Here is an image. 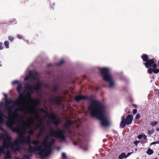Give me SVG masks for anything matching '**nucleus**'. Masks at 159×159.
Returning <instances> with one entry per match:
<instances>
[{
	"mask_svg": "<svg viewBox=\"0 0 159 159\" xmlns=\"http://www.w3.org/2000/svg\"><path fill=\"white\" fill-rule=\"evenodd\" d=\"M49 139V135L46 136L44 138L43 142V145L44 147H47L49 142L48 141Z\"/></svg>",
	"mask_w": 159,
	"mask_h": 159,
	"instance_id": "nucleus-18",
	"label": "nucleus"
},
{
	"mask_svg": "<svg viewBox=\"0 0 159 159\" xmlns=\"http://www.w3.org/2000/svg\"><path fill=\"white\" fill-rule=\"evenodd\" d=\"M158 143H159V141H157L156 142H154L152 143L151 144H158Z\"/></svg>",
	"mask_w": 159,
	"mask_h": 159,
	"instance_id": "nucleus-51",
	"label": "nucleus"
},
{
	"mask_svg": "<svg viewBox=\"0 0 159 159\" xmlns=\"http://www.w3.org/2000/svg\"><path fill=\"white\" fill-rule=\"evenodd\" d=\"M41 111L47 113L46 116L48 117L51 120V122L56 126H58L61 122L60 120L58 118L57 116L53 112L48 114V112L43 109H41Z\"/></svg>",
	"mask_w": 159,
	"mask_h": 159,
	"instance_id": "nucleus-8",
	"label": "nucleus"
},
{
	"mask_svg": "<svg viewBox=\"0 0 159 159\" xmlns=\"http://www.w3.org/2000/svg\"><path fill=\"white\" fill-rule=\"evenodd\" d=\"M29 74L30 76L33 79H35L37 76V73L36 72L30 71L29 73Z\"/></svg>",
	"mask_w": 159,
	"mask_h": 159,
	"instance_id": "nucleus-20",
	"label": "nucleus"
},
{
	"mask_svg": "<svg viewBox=\"0 0 159 159\" xmlns=\"http://www.w3.org/2000/svg\"><path fill=\"white\" fill-rule=\"evenodd\" d=\"M20 101V100H18L17 99L16 101L14 102L13 105L10 107H7V105H5V107L8 111V120L10 119L12 116L16 118L20 116V114L17 111H15L13 112H12V111L14 108V106H16L19 107V109L18 110V111H27V108H24V106L22 105V103Z\"/></svg>",
	"mask_w": 159,
	"mask_h": 159,
	"instance_id": "nucleus-4",
	"label": "nucleus"
},
{
	"mask_svg": "<svg viewBox=\"0 0 159 159\" xmlns=\"http://www.w3.org/2000/svg\"><path fill=\"white\" fill-rule=\"evenodd\" d=\"M19 82L17 80H15L13 81L12 83V84H19Z\"/></svg>",
	"mask_w": 159,
	"mask_h": 159,
	"instance_id": "nucleus-47",
	"label": "nucleus"
},
{
	"mask_svg": "<svg viewBox=\"0 0 159 159\" xmlns=\"http://www.w3.org/2000/svg\"><path fill=\"white\" fill-rule=\"evenodd\" d=\"M55 142V140L53 139H52L51 140V141L50 142H49L48 143V145L47 147H50L52 145L54 144Z\"/></svg>",
	"mask_w": 159,
	"mask_h": 159,
	"instance_id": "nucleus-24",
	"label": "nucleus"
},
{
	"mask_svg": "<svg viewBox=\"0 0 159 159\" xmlns=\"http://www.w3.org/2000/svg\"><path fill=\"white\" fill-rule=\"evenodd\" d=\"M153 72L155 74H157L159 72V69L156 68H153Z\"/></svg>",
	"mask_w": 159,
	"mask_h": 159,
	"instance_id": "nucleus-33",
	"label": "nucleus"
},
{
	"mask_svg": "<svg viewBox=\"0 0 159 159\" xmlns=\"http://www.w3.org/2000/svg\"><path fill=\"white\" fill-rule=\"evenodd\" d=\"M137 112V110L136 109H134L133 110V114L134 115Z\"/></svg>",
	"mask_w": 159,
	"mask_h": 159,
	"instance_id": "nucleus-49",
	"label": "nucleus"
},
{
	"mask_svg": "<svg viewBox=\"0 0 159 159\" xmlns=\"http://www.w3.org/2000/svg\"><path fill=\"white\" fill-rule=\"evenodd\" d=\"M42 85L41 83L37 82L36 86L32 87L31 85L29 84H25V89L30 92H28V93L24 96L23 94L21 93L22 89V85L20 84H19L16 88V90L18 93L20 94V98L18 99V100L21 101V99H30L31 98V94L33 93L34 91L38 92L41 89Z\"/></svg>",
	"mask_w": 159,
	"mask_h": 159,
	"instance_id": "nucleus-2",
	"label": "nucleus"
},
{
	"mask_svg": "<svg viewBox=\"0 0 159 159\" xmlns=\"http://www.w3.org/2000/svg\"><path fill=\"white\" fill-rule=\"evenodd\" d=\"M133 116L131 115H128L125 119L124 116L121 117L122 120L120 122V126L121 128H124L126 125H129L130 124L132 121Z\"/></svg>",
	"mask_w": 159,
	"mask_h": 159,
	"instance_id": "nucleus-9",
	"label": "nucleus"
},
{
	"mask_svg": "<svg viewBox=\"0 0 159 159\" xmlns=\"http://www.w3.org/2000/svg\"><path fill=\"white\" fill-rule=\"evenodd\" d=\"M31 120L33 122V121H34V119H33L32 118V119H31Z\"/></svg>",
	"mask_w": 159,
	"mask_h": 159,
	"instance_id": "nucleus-60",
	"label": "nucleus"
},
{
	"mask_svg": "<svg viewBox=\"0 0 159 159\" xmlns=\"http://www.w3.org/2000/svg\"><path fill=\"white\" fill-rule=\"evenodd\" d=\"M157 64H156L155 63H154L152 64L151 67H152L153 68H156V67H157Z\"/></svg>",
	"mask_w": 159,
	"mask_h": 159,
	"instance_id": "nucleus-43",
	"label": "nucleus"
},
{
	"mask_svg": "<svg viewBox=\"0 0 159 159\" xmlns=\"http://www.w3.org/2000/svg\"><path fill=\"white\" fill-rule=\"evenodd\" d=\"M154 131V130H148V133L149 134L151 135V134H153V133Z\"/></svg>",
	"mask_w": 159,
	"mask_h": 159,
	"instance_id": "nucleus-40",
	"label": "nucleus"
},
{
	"mask_svg": "<svg viewBox=\"0 0 159 159\" xmlns=\"http://www.w3.org/2000/svg\"><path fill=\"white\" fill-rule=\"evenodd\" d=\"M35 119L38 121V123L35 125V127H36L37 128L39 129L42 126L44 125L43 122V119L40 116V115L37 116Z\"/></svg>",
	"mask_w": 159,
	"mask_h": 159,
	"instance_id": "nucleus-15",
	"label": "nucleus"
},
{
	"mask_svg": "<svg viewBox=\"0 0 159 159\" xmlns=\"http://www.w3.org/2000/svg\"><path fill=\"white\" fill-rule=\"evenodd\" d=\"M157 123H158V122H157V121H153V122H152L151 123V125L152 126H154L156 125L157 124Z\"/></svg>",
	"mask_w": 159,
	"mask_h": 159,
	"instance_id": "nucleus-37",
	"label": "nucleus"
},
{
	"mask_svg": "<svg viewBox=\"0 0 159 159\" xmlns=\"http://www.w3.org/2000/svg\"><path fill=\"white\" fill-rule=\"evenodd\" d=\"M143 138L145 139H146L147 136L146 135H143Z\"/></svg>",
	"mask_w": 159,
	"mask_h": 159,
	"instance_id": "nucleus-56",
	"label": "nucleus"
},
{
	"mask_svg": "<svg viewBox=\"0 0 159 159\" xmlns=\"http://www.w3.org/2000/svg\"><path fill=\"white\" fill-rule=\"evenodd\" d=\"M39 110L38 109L35 108L34 109V113L35 115V118H36L37 116L39 115Z\"/></svg>",
	"mask_w": 159,
	"mask_h": 159,
	"instance_id": "nucleus-25",
	"label": "nucleus"
},
{
	"mask_svg": "<svg viewBox=\"0 0 159 159\" xmlns=\"http://www.w3.org/2000/svg\"><path fill=\"white\" fill-rule=\"evenodd\" d=\"M58 88V86L57 85H55L52 89V92H56L57 89Z\"/></svg>",
	"mask_w": 159,
	"mask_h": 159,
	"instance_id": "nucleus-34",
	"label": "nucleus"
},
{
	"mask_svg": "<svg viewBox=\"0 0 159 159\" xmlns=\"http://www.w3.org/2000/svg\"><path fill=\"white\" fill-rule=\"evenodd\" d=\"M11 158V152L10 151L7 150V153L6 155L4 157V159H10Z\"/></svg>",
	"mask_w": 159,
	"mask_h": 159,
	"instance_id": "nucleus-21",
	"label": "nucleus"
},
{
	"mask_svg": "<svg viewBox=\"0 0 159 159\" xmlns=\"http://www.w3.org/2000/svg\"><path fill=\"white\" fill-rule=\"evenodd\" d=\"M64 62V61L63 60H61L58 63H57V65L58 66H60Z\"/></svg>",
	"mask_w": 159,
	"mask_h": 159,
	"instance_id": "nucleus-35",
	"label": "nucleus"
},
{
	"mask_svg": "<svg viewBox=\"0 0 159 159\" xmlns=\"http://www.w3.org/2000/svg\"><path fill=\"white\" fill-rule=\"evenodd\" d=\"M15 123V122L14 120L11 119L8 120L6 122L7 126L10 129H11L13 132L17 133L18 134L17 127V126L16 128L13 127Z\"/></svg>",
	"mask_w": 159,
	"mask_h": 159,
	"instance_id": "nucleus-10",
	"label": "nucleus"
},
{
	"mask_svg": "<svg viewBox=\"0 0 159 159\" xmlns=\"http://www.w3.org/2000/svg\"><path fill=\"white\" fill-rule=\"evenodd\" d=\"M62 159H66L67 157L65 153L63 152L62 153Z\"/></svg>",
	"mask_w": 159,
	"mask_h": 159,
	"instance_id": "nucleus-36",
	"label": "nucleus"
},
{
	"mask_svg": "<svg viewBox=\"0 0 159 159\" xmlns=\"http://www.w3.org/2000/svg\"><path fill=\"white\" fill-rule=\"evenodd\" d=\"M42 133H39L37 135V137L38 138H39L40 137V136H41V135H42Z\"/></svg>",
	"mask_w": 159,
	"mask_h": 159,
	"instance_id": "nucleus-54",
	"label": "nucleus"
},
{
	"mask_svg": "<svg viewBox=\"0 0 159 159\" xmlns=\"http://www.w3.org/2000/svg\"><path fill=\"white\" fill-rule=\"evenodd\" d=\"M39 128L40 129V132L42 134L45 129V125L42 126Z\"/></svg>",
	"mask_w": 159,
	"mask_h": 159,
	"instance_id": "nucleus-30",
	"label": "nucleus"
},
{
	"mask_svg": "<svg viewBox=\"0 0 159 159\" xmlns=\"http://www.w3.org/2000/svg\"><path fill=\"white\" fill-rule=\"evenodd\" d=\"M86 144H84V143H81L80 144V147L85 151L87 150V148L85 147Z\"/></svg>",
	"mask_w": 159,
	"mask_h": 159,
	"instance_id": "nucleus-26",
	"label": "nucleus"
},
{
	"mask_svg": "<svg viewBox=\"0 0 159 159\" xmlns=\"http://www.w3.org/2000/svg\"><path fill=\"white\" fill-rule=\"evenodd\" d=\"M153 152H154L153 150L150 148L148 149L146 152V153L148 155H150L153 154Z\"/></svg>",
	"mask_w": 159,
	"mask_h": 159,
	"instance_id": "nucleus-29",
	"label": "nucleus"
},
{
	"mask_svg": "<svg viewBox=\"0 0 159 159\" xmlns=\"http://www.w3.org/2000/svg\"><path fill=\"white\" fill-rule=\"evenodd\" d=\"M3 106V103L1 101L0 102V110L1 109V107Z\"/></svg>",
	"mask_w": 159,
	"mask_h": 159,
	"instance_id": "nucleus-55",
	"label": "nucleus"
},
{
	"mask_svg": "<svg viewBox=\"0 0 159 159\" xmlns=\"http://www.w3.org/2000/svg\"><path fill=\"white\" fill-rule=\"evenodd\" d=\"M31 143L34 144L35 146H38V145L40 143V142L38 140H34L32 142H31Z\"/></svg>",
	"mask_w": 159,
	"mask_h": 159,
	"instance_id": "nucleus-28",
	"label": "nucleus"
},
{
	"mask_svg": "<svg viewBox=\"0 0 159 159\" xmlns=\"http://www.w3.org/2000/svg\"><path fill=\"white\" fill-rule=\"evenodd\" d=\"M4 44L6 48H9V43L8 41H5L4 42Z\"/></svg>",
	"mask_w": 159,
	"mask_h": 159,
	"instance_id": "nucleus-32",
	"label": "nucleus"
},
{
	"mask_svg": "<svg viewBox=\"0 0 159 159\" xmlns=\"http://www.w3.org/2000/svg\"><path fill=\"white\" fill-rule=\"evenodd\" d=\"M55 4L54 3H52L51 6V7L53 9V10L54 9V7H55Z\"/></svg>",
	"mask_w": 159,
	"mask_h": 159,
	"instance_id": "nucleus-52",
	"label": "nucleus"
},
{
	"mask_svg": "<svg viewBox=\"0 0 159 159\" xmlns=\"http://www.w3.org/2000/svg\"><path fill=\"white\" fill-rule=\"evenodd\" d=\"M0 130L4 132L3 133L1 134V135L0 136L1 138L2 139L6 137L3 141V145L4 147L6 149L9 148H11V149L14 151L19 150L20 148L19 146L17 147L16 149L14 148V144L11 141V138L7 131L1 127H0Z\"/></svg>",
	"mask_w": 159,
	"mask_h": 159,
	"instance_id": "nucleus-5",
	"label": "nucleus"
},
{
	"mask_svg": "<svg viewBox=\"0 0 159 159\" xmlns=\"http://www.w3.org/2000/svg\"><path fill=\"white\" fill-rule=\"evenodd\" d=\"M155 59L152 58L151 59H149L146 62L144 63L145 66L147 68H149L152 67V66L153 63H155Z\"/></svg>",
	"mask_w": 159,
	"mask_h": 159,
	"instance_id": "nucleus-16",
	"label": "nucleus"
},
{
	"mask_svg": "<svg viewBox=\"0 0 159 159\" xmlns=\"http://www.w3.org/2000/svg\"><path fill=\"white\" fill-rule=\"evenodd\" d=\"M100 72L103 77V80L108 83L109 87L111 88L114 87V81L111 76L109 73L108 69L106 68H102L100 70Z\"/></svg>",
	"mask_w": 159,
	"mask_h": 159,
	"instance_id": "nucleus-6",
	"label": "nucleus"
},
{
	"mask_svg": "<svg viewBox=\"0 0 159 159\" xmlns=\"http://www.w3.org/2000/svg\"><path fill=\"white\" fill-rule=\"evenodd\" d=\"M88 109L92 116L96 117L100 121L102 126L109 125V120L105 114V107L102 103L98 101H93L89 106Z\"/></svg>",
	"mask_w": 159,
	"mask_h": 159,
	"instance_id": "nucleus-1",
	"label": "nucleus"
},
{
	"mask_svg": "<svg viewBox=\"0 0 159 159\" xmlns=\"http://www.w3.org/2000/svg\"><path fill=\"white\" fill-rule=\"evenodd\" d=\"M28 133L29 134L32 135L34 134V131L32 129H30Z\"/></svg>",
	"mask_w": 159,
	"mask_h": 159,
	"instance_id": "nucleus-42",
	"label": "nucleus"
},
{
	"mask_svg": "<svg viewBox=\"0 0 159 159\" xmlns=\"http://www.w3.org/2000/svg\"><path fill=\"white\" fill-rule=\"evenodd\" d=\"M49 135L51 137L59 138L63 141H65L66 137L63 129H61L57 128L56 131H54L52 129H51Z\"/></svg>",
	"mask_w": 159,
	"mask_h": 159,
	"instance_id": "nucleus-7",
	"label": "nucleus"
},
{
	"mask_svg": "<svg viewBox=\"0 0 159 159\" xmlns=\"http://www.w3.org/2000/svg\"><path fill=\"white\" fill-rule=\"evenodd\" d=\"M89 100L91 101L92 103L93 101H96V100H93L91 97H87L85 95H76L75 98V100L77 102H78L81 100Z\"/></svg>",
	"mask_w": 159,
	"mask_h": 159,
	"instance_id": "nucleus-11",
	"label": "nucleus"
},
{
	"mask_svg": "<svg viewBox=\"0 0 159 159\" xmlns=\"http://www.w3.org/2000/svg\"><path fill=\"white\" fill-rule=\"evenodd\" d=\"M156 130L157 131H159V128H156Z\"/></svg>",
	"mask_w": 159,
	"mask_h": 159,
	"instance_id": "nucleus-59",
	"label": "nucleus"
},
{
	"mask_svg": "<svg viewBox=\"0 0 159 159\" xmlns=\"http://www.w3.org/2000/svg\"><path fill=\"white\" fill-rule=\"evenodd\" d=\"M140 142V141L139 140H136L134 142V144L135 145V146H137L138 145L139 143Z\"/></svg>",
	"mask_w": 159,
	"mask_h": 159,
	"instance_id": "nucleus-44",
	"label": "nucleus"
},
{
	"mask_svg": "<svg viewBox=\"0 0 159 159\" xmlns=\"http://www.w3.org/2000/svg\"><path fill=\"white\" fill-rule=\"evenodd\" d=\"M158 66L159 67V61H158Z\"/></svg>",
	"mask_w": 159,
	"mask_h": 159,
	"instance_id": "nucleus-62",
	"label": "nucleus"
},
{
	"mask_svg": "<svg viewBox=\"0 0 159 159\" xmlns=\"http://www.w3.org/2000/svg\"><path fill=\"white\" fill-rule=\"evenodd\" d=\"M125 154L124 152L122 153L121 155H119L118 157L119 159H123V158H126Z\"/></svg>",
	"mask_w": 159,
	"mask_h": 159,
	"instance_id": "nucleus-27",
	"label": "nucleus"
},
{
	"mask_svg": "<svg viewBox=\"0 0 159 159\" xmlns=\"http://www.w3.org/2000/svg\"><path fill=\"white\" fill-rule=\"evenodd\" d=\"M5 101L6 103L7 104H10L11 103H13L14 102H13L12 99L10 98L9 99H7V95L6 94H5Z\"/></svg>",
	"mask_w": 159,
	"mask_h": 159,
	"instance_id": "nucleus-23",
	"label": "nucleus"
},
{
	"mask_svg": "<svg viewBox=\"0 0 159 159\" xmlns=\"http://www.w3.org/2000/svg\"><path fill=\"white\" fill-rule=\"evenodd\" d=\"M59 98V96H56L55 97H50L48 99V100L50 102L59 104L61 102V101Z\"/></svg>",
	"mask_w": 159,
	"mask_h": 159,
	"instance_id": "nucleus-14",
	"label": "nucleus"
},
{
	"mask_svg": "<svg viewBox=\"0 0 159 159\" xmlns=\"http://www.w3.org/2000/svg\"><path fill=\"white\" fill-rule=\"evenodd\" d=\"M45 148L43 150V149L40 151L39 154L40 157L42 158L45 156V155L48 156L51 153V150L49 148L50 147H45Z\"/></svg>",
	"mask_w": 159,
	"mask_h": 159,
	"instance_id": "nucleus-13",
	"label": "nucleus"
},
{
	"mask_svg": "<svg viewBox=\"0 0 159 159\" xmlns=\"http://www.w3.org/2000/svg\"><path fill=\"white\" fill-rule=\"evenodd\" d=\"M141 57L143 61L146 62L148 61V56L147 54H144L141 56Z\"/></svg>",
	"mask_w": 159,
	"mask_h": 159,
	"instance_id": "nucleus-22",
	"label": "nucleus"
},
{
	"mask_svg": "<svg viewBox=\"0 0 159 159\" xmlns=\"http://www.w3.org/2000/svg\"><path fill=\"white\" fill-rule=\"evenodd\" d=\"M17 37L19 39H22L23 38L22 36L19 34L17 35Z\"/></svg>",
	"mask_w": 159,
	"mask_h": 159,
	"instance_id": "nucleus-50",
	"label": "nucleus"
},
{
	"mask_svg": "<svg viewBox=\"0 0 159 159\" xmlns=\"http://www.w3.org/2000/svg\"><path fill=\"white\" fill-rule=\"evenodd\" d=\"M48 66H52V65H51V64H48Z\"/></svg>",
	"mask_w": 159,
	"mask_h": 159,
	"instance_id": "nucleus-61",
	"label": "nucleus"
},
{
	"mask_svg": "<svg viewBox=\"0 0 159 159\" xmlns=\"http://www.w3.org/2000/svg\"><path fill=\"white\" fill-rule=\"evenodd\" d=\"M140 116V115L138 113L135 116V118L136 119H138L139 118Z\"/></svg>",
	"mask_w": 159,
	"mask_h": 159,
	"instance_id": "nucleus-46",
	"label": "nucleus"
},
{
	"mask_svg": "<svg viewBox=\"0 0 159 159\" xmlns=\"http://www.w3.org/2000/svg\"><path fill=\"white\" fill-rule=\"evenodd\" d=\"M132 106H133L134 108H136L137 107V106L135 104H132Z\"/></svg>",
	"mask_w": 159,
	"mask_h": 159,
	"instance_id": "nucleus-57",
	"label": "nucleus"
},
{
	"mask_svg": "<svg viewBox=\"0 0 159 159\" xmlns=\"http://www.w3.org/2000/svg\"><path fill=\"white\" fill-rule=\"evenodd\" d=\"M24 159H30V156L28 155H24L23 157Z\"/></svg>",
	"mask_w": 159,
	"mask_h": 159,
	"instance_id": "nucleus-41",
	"label": "nucleus"
},
{
	"mask_svg": "<svg viewBox=\"0 0 159 159\" xmlns=\"http://www.w3.org/2000/svg\"><path fill=\"white\" fill-rule=\"evenodd\" d=\"M148 72L149 74H151L152 73V72H153V68L152 69V68H150L148 69Z\"/></svg>",
	"mask_w": 159,
	"mask_h": 159,
	"instance_id": "nucleus-38",
	"label": "nucleus"
},
{
	"mask_svg": "<svg viewBox=\"0 0 159 159\" xmlns=\"http://www.w3.org/2000/svg\"><path fill=\"white\" fill-rule=\"evenodd\" d=\"M157 159V158H155V159Z\"/></svg>",
	"mask_w": 159,
	"mask_h": 159,
	"instance_id": "nucleus-64",
	"label": "nucleus"
},
{
	"mask_svg": "<svg viewBox=\"0 0 159 159\" xmlns=\"http://www.w3.org/2000/svg\"><path fill=\"white\" fill-rule=\"evenodd\" d=\"M30 144V143L27 144L29 145V148L28 151L30 153H32L36 151H39L40 152V151H41L43 149V148L42 145H39V146H34L32 147Z\"/></svg>",
	"mask_w": 159,
	"mask_h": 159,
	"instance_id": "nucleus-12",
	"label": "nucleus"
},
{
	"mask_svg": "<svg viewBox=\"0 0 159 159\" xmlns=\"http://www.w3.org/2000/svg\"><path fill=\"white\" fill-rule=\"evenodd\" d=\"M8 39L10 41L12 42L14 40V38L11 36H9L8 37Z\"/></svg>",
	"mask_w": 159,
	"mask_h": 159,
	"instance_id": "nucleus-39",
	"label": "nucleus"
},
{
	"mask_svg": "<svg viewBox=\"0 0 159 159\" xmlns=\"http://www.w3.org/2000/svg\"><path fill=\"white\" fill-rule=\"evenodd\" d=\"M4 148H5L3 146V147H0V153L1 155L2 153L3 154H5V152H4Z\"/></svg>",
	"mask_w": 159,
	"mask_h": 159,
	"instance_id": "nucleus-31",
	"label": "nucleus"
},
{
	"mask_svg": "<svg viewBox=\"0 0 159 159\" xmlns=\"http://www.w3.org/2000/svg\"><path fill=\"white\" fill-rule=\"evenodd\" d=\"M17 127L19 136L15 141L16 144L19 145L30 143H31L30 136L28 135L26 137L23 135L26 133V125L24 124H20Z\"/></svg>",
	"mask_w": 159,
	"mask_h": 159,
	"instance_id": "nucleus-3",
	"label": "nucleus"
},
{
	"mask_svg": "<svg viewBox=\"0 0 159 159\" xmlns=\"http://www.w3.org/2000/svg\"><path fill=\"white\" fill-rule=\"evenodd\" d=\"M24 159V158H23H23H22V159Z\"/></svg>",
	"mask_w": 159,
	"mask_h": 159,
	"instance_id": "nucleus-63",
	"label": "nucleus"
},
{
	"mask_svg": "<svg viewBox=\"0 0 159 159\" xmlns=\"http://www.w3.org/2000/svg\"><path fill=\"white\" fill-rule=\"evenodd\" d=\"M3 48V46L2 43L0 42V50H2Z\"/></svg>",
	"mask_w": 159,
	"mask_h": 159,
	"instance_id": "nucleus-48",
	"label": "nucleus"
},
{
	"mask_svg": "<svg viewBox=\"0 0 159 159\" xmlns=\"http://www.w3.org/2000/svg\"><path fill=\"white\" fill-rule=\"evenodd\" d=\"M143 135H142V134H140L138 136V138L139 139H142L143 138Z\"/></svg>",
	"mask_w": 159,
	"mask_h": 159,
	"instance_id": "nucleus-45",
	"label": "nucleus"
},
{
	"mask_svg": "<svg viewBox=\"0 0 159 159\" xmlns=\"http://www.w3.org/2000/svg\"><path fill=\"white\" fill-rule=\"evenodd\" d=\"M71 122L69 121V122H67L64 125V127L66 130H68L71 125Z\"/></svg>",
	"mask_w": 159,
	"mask_h": 159,
	"instance_id": "nucleus-19",
	"label": "nucleus"
},
{
	"mask_svg": "<svg viewBox=\"0 0 159 159\" xmlns=\"http://www.w3.org/2000/svg\"><path fill=\"white\" fill-rule=\"evenodd\" d=\"M133 152H128L127 154L126 155H125V157H126V158L128 157L131 154H132Z\"/></svg>",
	"mask_w": 159,
	"mask_h": 159,
	"instance_id": "nucleus-53",
	"label": "nucleus"
},
{
	"mask_svg": "<svg viewBox=\"0 0 159 159\" xmlns=\"http://www.w3.org/2000/svg\"><path fill=\"white\" fill-rule=\"evenodd\" d=\"M7 118V116L4 114L3 111H0V125H1L4 123L5 120L4 118Z\"/></svg>",
	"mask_w": 159,
	"mask_h": 159,
	"instance_id": "nucleus-17",
	"label": "nucleus"
},
{
	"mask_svg": "<svg viewBox=\"0 0 159 159\" xmlns=\"http://www.w3.org/2000/svg\"><path fill=\"white\" fill-rule=\"evenodd\" d=\"M29 79V77H26L25 78V80H28Z\"/></svg>",
	"mask_w": 159,
	"mask_h": 159,
	"instance_id": "nucleus-58",
	"label": "nucleus"
}]
</instances>
